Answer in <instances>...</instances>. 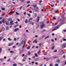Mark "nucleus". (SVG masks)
<instances>
[{"mask_svg": "<svg viewBox=\"0 0 66 66\" xmlns=\"http://www.w3.org/2000/svg\"><path fill=\"white\" fill-rule=\"evenodd\" d=\"M22 6L20 7V10H21V9H22Z\"/></svg>", "mask_w": 66, "mask_h": 66, "instance_id": "a18cd8bd", "label": "nucleus"}, {"mask_svg": "<svg viewBox=\"0 0 66 66\" xmlns=\"http://www.w3.org/2000/svg\"><path fill=\"white\" fill-rule=\"evenodd\" d=\"M42 43H40V44L39 45V46H41V45H42Z\"/></svg>", "mask_w": 66, "mask_h": 66, "instance_id": "58836bf2", "label": "nucleus"}, {"mask_svg": "<svg viewBox=\"0 0 66 66\" xmlns=\"http://www.w3.org/2000/svg\"><path fill=\"white\" fill-rule=\"evenodd\" d=\"M35 60L36 61H39V59L38 58H37L35 59Z\"/></svg>", "mask_w": 66, "mask_h": 66, "instance_id": "5701e85b", "label": "nucleus"}, {"mask_svg": "<svg viewBox=\"0 0 66 66\" xmlns=\"http://www.w3.org/2000/svg\"><path fill=\"white\" fill-rule=\"evenodd\" d=\"M65 47V44H63V45L62 46V48H64Z\"/></svg>", "mask_w": 66, "mask_h": 66, "instance_id": "1a4fd4ad", "label": "nucleus"}, {"mask_svg": "<svg viewBox=\"0 0 66 66\" xmlns=\"http://www.w3.org/2000/svg\"><path fill=\"white\" fill-rule=\"evenodd\" d=\"M18 30H19V29L18 28H16L14 30V32H16L17 31H18Z\"/></svg>", "mask_w": 66, "mask_h": 66, "instance_id": "423d86ee", "label": "nucleus"}, {"mask_svg": "<svg viewBox=\"0 0 66 66\" xmlns=\"http://www.w3.org/2000/svg\"><path fill=\"white\" fill-rule=\"evenodd\" d=\"M26 57H27V56H24V57L23 58V61H25V60H26V58H25Z\"/></svg>", "mask_w": 66, "mask_h": 66, "instance_id": "6e6552de", "label": "nucleus"}, {"mask_svg": "<svg viewBox=\"0 0 66 66\" xmlns=\"http://www.w3.org/2000/svg\"><path fill=\"white\" fill-rule=\"evenodd\" d=\"M2 10H3V11H4L5 10V9L4 8H3L2 9Z\"/></svg>", "mask_w": 66, "mask_h": 66, "instance_id": "c756f323", "label": "nucleus"}, {"mask_svg": "<svg viewBox=\"0 0 66 66\" xmlns=\"http://www.w3.org/2000/svg\"><path fill=\"white\" fill-rule=\"evenodd\" d=\"M13 66H17V65H16V64H13Z\"/></svg>", "mask_w": 66, "mask_h": 66, "instance_id": "72a5a7b5", "label": "nucleus"}, {"mask_svg": "<svg viewBox=\"0 0 66 66\" xmlns=\"http://www.w3.org/2000/svg\"><path fill=\"white\" fill-rule=\"evenodd\" d=\"M57 52V50H55L54 51V52Z\"/></svg>", "mask_w": 66, "mask_h": 66, "instance_id": "c9c22d12", "label": "nucleus"}, {"mask_svg": "<svg viewBox=\"0 0 66 66\" xmlns=\"http://www.w3.org/2000/svg\"><path fill=\"white\" fill-rule=\"evenodd\" d=\"M56 3H59V1H56Z\"/></svg>", "mask_w": 66, "mask_h": 66, "instance_id": "864d4df0", "label": "nucleus"}, {"mask_svg": "<svg viewBox=\"0 0 66 66\" xmlns=\"http://www.w3.org/2000/svg\"><path fill=\"white\" fill-rule=\"evenodd\" d=\"M34 10L35 11V12H36V13H38V11H37V10H36V8H34Z\"/></svg>", "mask_w": 66, "mask_h": 66, "instance_id": "39448f33", "label": "nucleus"}, {"mask_svg": "<svg viewBox=\"0 0 66 66\" xmlns=\"http://www.w3.org/2000/svg\"><path fill=\"white\" fill-rule=\"evenodd\" d=\"M22 27V26H21L20 25L19 27V28H21V27Z\"/></svg>", "mask_w": 66, "mask_h": 66, "instance_id": "3c124183", "label": "nucleus"}, {"mask_svg": "<svg viewBox=\"0 0 66 66\" xmlns=\"http://www.w3.org/2000/svg\"><path fill=\"white\" fill-rule=\"evenodd\" d=\"M18 64H19V65H20V66H23V64H22V63H19Z\"/></svg>", "mask_w": 66, "mask_h": 66, "instance_id": "dca6fc26", "label": "nucleus"}, {"mask_svg": "<svg viewBox=\"0 0 66 66\" xmlns=\"http://www.w3.org/2000/svg\"><path fill=\"white\" fill-rule=\"evenodd\" d=\"M50 22V21H48L47 22V23H49Z\"/></svg>", "mask_w": 66, "mask_h": 66, "instance_id": "052dcab7", "label": "nucleus"}, {"mask_svg": "<svg viewBox=\"0 0 66 66\" xmlns=\"http://www.w3.org/2000/svg\"><path fill=\"white\" fill-rule=\"evenodd\" d=\"M55 66H59V64H56L55 65Z\"/></svg>", "mask_w": 66, "mask_h": 66, "instance_id": "79ce46f5", "label": "nucleus"}, {"mask_svg": "<svg viewBox=\"0 0 66 66\" xmlns=\"http://www.w3.org/2000/svg\"><path fill=\"white\" fill-rule=\"evenodd\" d=\"M57 62H60V60H58L57 61Z\"/></svg>", "mask_w": 66, "mask_h": 66, "instance_id": "c85d7f7f", "label": "nucleus"}, {"mask_svg": "<svg viewBox=\"0 0 66 66\" xmlns=\"http://www.w3.org/2000/svg\"><path fill=\"white\" fill-rule=\"evenodd\" d=\"M30 54H31V52H29L28 53V55H30Z\"/></svg>", "mask_w": 66, "mask_h": 66, "instance_id": "7c9ffc66", "label": "nucleus"}, {"mask_svg": "<svg viewBox=\"0 0 66 66\" xmlns=\"http://www.w3.org/2000/svg\"><path fill=\"white\" fill-rule=\"evenodd\" d=\"M29 13H32V11H29Z\"/></svg>", "mask_w": 66, "mask_h": 66, "instance_id": "5fc2aeb1", "label": "nucleus"}, {"mask_svg": "<svg viewBox=\"0 0 66 66\" xmlns=\"http://www.w3.org/2000/svg\"><path fill=\"white\" fill-rule=\"evenodd\" d=\"M45 26V25L44 23H42L41 24V26H40V28L41 29H42V28H44Z\"/></svg>", "mask_w": 66, "mask_h": 66, "instance_id": "f257e3e1", "label": "nucleus"}, {"mask_svg": "<svg viewBox=\"0 0 66 66\" xmlns=\"http://www.w3.org/2000/svg\"><path fill=\"white\" fill-rule=\"evenodd\" d=\"M45 35H43V36H42V37H45Z\"/></svg>", "mask_w": 66, "mask_h": 66, "instance_id": "13d9d810", "label": "nucleus"}, {"mask_svg": "<svg viewBox=\"0 0 66 66\" xmlns=\"http://www.w3.org/2000/svg\"><path fill=\"white\" fill-rule=\"evenodd\" d=\"M11 20H12V18H10L9 20H8V21H10Z\"/></svg>", "mask_w": 66, "mask_h": 66, "instance_id": "412c9836", "label": "nucleus"}, {"mask_svg": "<svg viewBox=\"0 0 66 66\" xmlns=\"http://www.w3.org/2000/svg\"><path fill=\"white\" fill-rule=\"evenodd\" d=\"M27 15H28V16H31V15H30V14H27Z\"/></svg>", "mask_w": 66, "mask_h": 66, "instance_id": "de8ad7c7", "label": "nucleus"}, {"mask_svg": "<svg viewBox=\"0 0 66 66\" xmlns=\"http://www.w3.org/2000/svg\"><path fill=\"white\" fill-rule=\"evenodd\" d=\"M10 60H11V59H10V58L8 60H7V61L8 62H9V61H10Z\"/></svg>", "mask_w": 66, "mask_h": 66, "instance_id": "a19ab883", "label": "nucleus"}, {"mask_svg": "<svg viewBox=\"0 0 66 66\" xmlns=\"http://www.w3.org/2000/svg\"><path fill=\"white\" fill-rule=\"evenodd\" d=\"M2 19V17H0V20H1V19Z\"/></svg>", "mask_w": 66, "mask_h": 66, "instance_id": "e2e57ef3", "label": "nucleus"}, {"mask_svg": "<svg viewBox=\"0 0 66 66\" xmlns=\"http://www.w3.org/2000/svg\"><path fill=\"white\" fill-rule=\"evenodd\" d=\"M24 47H25V45H23L22 47V49H24Z\"/></svg>", "mask_w": 66, "mask_h": 66, "instance_id": "bb28decb", "label": "nucleus"}, {"mask_svg": "<svg viewBox=\"0 0 66 66\" xmlns=\"http://www.w3.org/2000/svg\"><path fill=\"white\" fill-rule=\"evenodd\" d=\"M16 15H19V13H17V12H16Z\"/></svg>", "mask_w": 66, "mask_h": 66, "instance_id": "603ef678", "label": "nucleus"}, {"mask_svg": "<svg viewBox=\"0 0 66 66\" xmlns=\"http://www.w3.org/2000/svg\"><path fill=\"white\" fill-rule=\"evenodd\" d=\"M1 51H2V49L0 48V53H1Z\"/></svg>", "mask_w": 66, "mask_h": 66, "instance_id": "393cba45", "label": "nucleus"}, {"mask_svg": "<svg viewBox=\"0 0 66 66\" xmlns=\"http://www.w3.org/2000/svg\"><path fill=\"white\" fill-rule=\"evenodd\" d=\"M28 22V20L27 19H26L25 21V22L26 23H27Z\"/></svg>", "mask_w": 66, "mask_h": 66, "instance_id": "9d476101", "label": "nucleus"}, {"mask_svg": "<svg viewBox=\"0 0 66 66\" xmlns=\"http://www.w3.org/2000/svg\"><path fill=\"white\" fill-rule=\"evenodd\" d=\"M49 60V59L48 58H46V61H48Z\"/></svg>", "mask_w": 66, "mask_h": 66, "instance_id": "e433bc0d", "label": "nucleus"}, {"mask_svg": "<svg viewBox=\"0 0 66 66\" xmlns=\"http://www.w3.org/2000/svg\"><path fill=\"white\" fill-rule=\"evenodd\" d=\"M14 11H13V12H10V13H14Z\"/></svg>", "mask_w": 66, "mask_h": 66, "instance_id": "0e129e2a", "label": "nucleus"}, {"mask_svg": "<svg viewBox=\"0 0 66 66\" xmlns=\"http://www.w3.org/2000/svg\"><path fill=\"white\" fill-rule=\"evenodd\" d=\"M7 30H9V28L7 27L6 28Z\"/></svg>", "mask_w": 66, "mask_h": 66, "instance_id": "774afa93", "label": "nucleus"}, {"mask_svg": "<svg viewBox=\"0 0 66 66\" xmlns=\"http://www.w3.org/2000/svg\"><path fill=\"white\" fill-rule=\"evenodd\" d=\"M50 66H53V64H51L50 65Z\"/></svg>", "mask_w": 66, "mask_h": 66, "instance_id": "8fccbe9b", "label": "nucleus"}, {"mask_svg": "<svg viewBox=\"0 0 66 66\" xmlns=\"http://www.w3.org/2000/svg\"><path fill=\"white\" fill-rule=\"evenodd\" d=\"M45 9L46 10H48V8H45Z\"/></svg>", "mask_w": 66, "mask_h": 66, "instance_id": "49530a36", "label": "nucleus"}, {"mask_svg": "<svg viewBox=\"0 0 66 66\" xmlns=\"http://www.w3.org/2000/svg\"><path fill=\"white\" fill-rule=\"evenodd\" d=\"M64 53H65V52H63L62 53H59V54L60 55H62V54Z\"/></svg>", "mask_w": 66, "mask_h": 66, "instance_id": "6ab92c4d", "label": "nucleus"}, {"mask_svg": "<svg viewBox=\"0 0 66 66\" xmlns=\"http://www.w3.org/2000/svg\"><path fill=\"white\" fill-rule=\"evenodd\" d=\"M33 7H35L36 6V5H32Z\"/></svg>", "mask_w": 66, "mask_h": 66, "instance_id": "09e8293b", "label": "nucleus"}, {"mask_svg": "<svg viewBox=\"0 0 66 66\" xmlns=\"http://www.w3.org/2000/svg\"><path fill=\"white\" fill-rule=\"evenodd\" d=\"M27 49H30V47H28L27 48Z\"/></svg>", "mask_w": 66, "mask_h": 66, "instance_id": "473e14b6", "label": "nucleus"}, {"mask_svg": "<svg viewBox=\"0 0 66 66\" xmlns=\"http://www.w3.org/2000/svg\"><path fill=\"white\" fill-rule=\"evenodd\" d=\"M53 19H54V20H56V18H55V17H54L53 18Z\"/></svg>", "mask_w": 66, "mask_h": 66, "instance_id": "ea45409f", "label": "nucleus"}, {"mask_svg": "<svg viewBox=\"0 0 66 66\" xmlns=\"http://www.w3.org/2000/svg\"><path fill=\"white\" fill-rule=\"evenodd\" d=\"M2 22H5V19H3L2 20Z\"/></svg>", "mask_w": 66, "mask_h": 66, "instance_id": "ddd939ff", "label": "nucleus"}, {"mask_svg": "<svg viewBox=\"0 0 66 66\" xmlns=\"http://www.w3.org/2000/svg\"><path fill=\"white\" fill-rule=\"evenodd\" d=\"M3 37H0V41L2 39H3Z\"/></svg>", "mask_w": 66, "mask_h": 66, "instance_id": "b1692460", "label": "nucleus"}, {"mask_svg": "<svg viewBox=\"0 0 66 66\" xmlns=\"http://www.w3.org/2000/svg\"><path fill=\"white\" fill-rule=\"evenodd\" d=\"M14 44V43H12L11 44H9L8 45V46H12V45H13Z\"/></svg>", "mask_w": 66, "mask_h": 66, "instance_id": "0eeeda50", "label": "nucleus"}, {"mask_svg": "<svg viewBox=\"0 0 66 66\" xmlns=\"http://www.w3.org/2000/svg\"><path fill=\"white\" fill-rule=\"evenodd\" d=\"M40 52V51H39L38 52V53H39Z\"/></svg>", "mask_w": 66, "mask_h": 66, "instance_id": "c03bdc74", "label": "nucleus"}, {"mask_svg": "<svg viewBox=\"0 0 66 66\" xmlns=\"http://www.w3.org/2000/svg\"><path fill=\"white\" fill-rule=\"evenodd\" d=\"M13 22V21L12 20L10 22V23L11 25H13V24H14V23Z\"/></svg>", "mask_w": 66, "mask_h": 66, "instance_id": "7ed1b4c3", "label": "nucleus"}, {"mask_svg": "<svg viewBox=\"0 0 66 66\" xmlns=\"http://www.w3.org/2000/svg\"><path fill=\"white\" fill-rule=\"evenodd\" d=\"M44 55H47V53H44Z\"/></svg>", "mask_w": 66, "mask_h": 66, "instance_id": "6e6d98bb", "label": "nucleus"}, {"mask_svg": "<svg viewBox=\"0 0 66 66\" xmlns=\"http://www.w3.org/2000/svg\"><path fill=\"white\" fill-rule=\"evenodd\" d=\"M49 36H47L45 38V39H46L47 38H49Z\"/></svg>", "mask_w": 66, "mask_h": 66, "instance_id": "4be33fe9", "label": "nucleus"}, {"mask_svg": "<svg viewBox=\"0 0 66 66\" xmlns=\"http://www.w3.org/2000/svg\"><path fill=\"white\" fill-rule=\"evenodd\" d=\"M39 3H42V1H40L39 2Z\"/></svg>", "mask_w": 66, "mask_h": 66, "instance_id": "680f3d73", "label": "nucleus"}, {"mask_svg": "<svg viewBox=\"0 0 66 66\" xmlns=\"http://www.w3.org/2000/svg\"><path fill=\"white\" fill-rule=\"evenodd\" d=\"M54 46H53L51 48L52 50H53V49H54Z\"/></svg>", "mask_w": 66, "mask_h": 66, "instance_id": "2f4dec72", "label": "nucleus"}, {"mask_svg": "<svg viewBox=\"0 0 66 66\" xmlns=\"http://www.w3.org/2000/svg\"><path fill=\"white\" fill-rule=\"evenodd\" d=\"M35 17H37V14L36 13H35Z\"/></svg>", "mask_w": 66, "mask_h": 66, "instance_id": "4c0bfd02", "label": "nucleus"}, {"mask_svg": "<svg viewBox=\"0 0 66 66\" xmlns=\"http://www.w3.org/2000/svg\"><path fill=\"white\" fill-rule=\"evenodd\" d=\"M27 3H30V1H28L27 2Z\"/></svg>", "mask_w": 66, "mask_h": 66, "instance_id": "37998d69", "label": "nucleus"}, {"mask_svg": "<svg viewBox=\"0 0 66 66\" xmlns=\"http://www.w3.org/2000/svg\"><path fill=\"white\" fill-rule=\"evenodd\" d=\"M45 30H42L41 31V33H44V32H45Z\"/></svg>", "mask_w": 66, "mask_h": 66, "instance_id": "a211bd4d", "label": "nucleus"}, {"mask_svg": "<svg viewBox=\"0 0 66 66\" xmlns=\"http://www.w3.org/2000/svg\"><path fill=\"white\" fill-rule=\"evenodd\" d=\"M30 24H31L32 25H33V24H34V23L30 22Z\"/></svg>", "mask_w": 66, "mask_h": 66, "instance_id": "cd10ccee", "label": "nucleus"}, {"mask_svg": "<svg viewBox=\"0 0 66 66\" xmlns=\"http://www.w3.org/2000/svg\"><path fill=\"white\" fill-rule=\"evenodd\" d=\"M6 24L7 25H9L10 24V23L9 22H7L6 23Z\"/></svg>", "mask_w": 66, "mask_h": 66, "instance_id": "9b49d317", "label": "nucleus"}, {"mask_svg": "<svg viewBox=\"0 0 66 66\" xmlns=\"http://www.w3.org/2000/svg\"><path fill=\"white\" fill-rule=\"evenodd\" d=\"M35 55L36 57H38V55H37V54L36 53L35 54Z\"/></svg>", "mask_w": 66, "mask_h": 66, "instance_id": "f3484780", "label": "nucleus"}, {"mask_svg": "<svg viewBox=\"0 0 66 66\" xmlns=\"http://www.w3.org/2000/svg\"><path fill=\"white\" fill-rule=\"evenodd\" d=\"M22 44H25V41H23L22 42Z\"/></svg>", "mask_w": 66, "mask_h": 66, "instance_id": "2eb2a0df", "label": "nucleus"}, {"mask_svg": "<svg viewBox=\"0 0 66 66\" xmlns=\"http://www.w3.org/2000/svg\"><path fill=\"white\" fill-rule=\"evenodd\" d=\"M40 18V17H39V16L37 18L36 20L37 21V22H38V21H39V20Z\"/></svg>", "mask_w": 66, "mask_h": 66, "instance_id": "20e7f679", "label": "nucleus"}, {"mask_svg": "<svg viewBox=\"0 0 66 66\" xmlns=\"http://www.w3.org/2000/svg\"><path fill=\"white\" fill-rule=\"evenodd\" d=\"M59 27H55L54 28V29H53L52 30L54 31V30H57V29H59Z\"/></svg>", "mask_w": 66, "mask_h": 66, "instance_id": "f03ea898", "label": "nucleus"}, {"mask_svg": "<svg viewBox=\"0 0 66 66\" xmlns=\"http://www.w3.org/2000/svg\"><path fill=\"white\" fill-rule=\"evenodd\" d=\"M51 6H52V7H53V6H54V5H51Z\"/></svg>", "mask_w": 66, "mask_h": 66, "instance_id": "4d7b16f0", "label": "nucleus"}, {"mask_svg": "<svg viewBox=\"0 0 66 66\" xmlns=\"http://www.w3.org/2000/svg\"><path fill=\"white\" fill-rule=\"evenodd\" d=\"M58 12H59V10H57L55 11V13H57Z\"/></svg>", "mask_w": 66, "mask_h": 66, "instance_id": "a878e982", "label": "nucleus"}, {"mask_svg": "<svg viewBox=\"0 0 66 66\" xmlns=\"http://www.w3.org/2000/svg\"><path fill=\"white\" fill-rule=\"evenodd\" d=\"M4 29L5 28H4L3 27L2 29H1V30L2 31H3L4 30Z\"/></svg>", "mask_w": 66, "mask_h": 66, "instance_id": "4468645a", "label": "nucleus"}, {"mask_svg": "<svg viewBox=\"0 0 66 66\" xmlns=\"http://www.w3.org/2000/svg\"><path fill=\"white\" fill-rule=\"evenodd\" d=\"M51 41L52 43H53V42H54V40L52 39L51 40Z\"/></svg>", "mask_w": 66, "mask_h": 66, "instance_id": "f704fd0d", "label": "nucleus"}, {"mask_svg": "<svg viewBox=\"0 0 66 66\" xmlns=\"http://www.w3.org/2000/svg\"><path fill=\"white\" fill-rule=\"evenodd\" d=\"M66 39H63V41H66Z\"/></svg>", "mask_w": 66, "mask_h": 66, "instance_id": "338daca9", "label": "nucleus"}, {"mask_svg": "<svg viewBox=\"0 0 66 66\" xmlns=\"http://www.w3.org/2000/svg\"><path fill=\"white\" fill-rule=\"evenodd\" d=\"M37 43V42L36 41V40H35L33 42V43Z\"/></svg>", "mask_w": 66, "mask_h": 66, "instance_id": "f8f14e48", "label": "nucleus"}, {"mask_svg": "<svg viewBox=\"0 0 66 66\" xmlns=\"http://www.w3.org/2000/svg\"><path fill=\"white\" fill-rule=\"evenodd\" d=\"M35 64H36V65H38V63L36 62L35 63Z\"/></svg>", "mask_w": 66, "mask_h": 66, "instance_id": "bf43d9fd", "label": "nucleus"}, {"mask_svg": "<svg viewBox=\"0 0 66 66\" xmlns=\"http://www.w3.org/2000/svg\"><path fill=\"white\" fill-rule=\"evenodd\" d=\"M30 5H28V6H26V7H29V6H30Z\"/></svg>", "mask_w": 66, "mask_h": 66, "instance_id": "69168bd1", "label": "nucleus"}, {"mask_svg": "<svg viewBox=\"0 0 66 66\" xmlns=\"http://www.w3.org/2000/svg\"><path fill=\"white\" fill-rule=\"evenodd\" d=\"M8 40L10 41H11V40H12V39L10 38H8Z\"/></svg>", "mask_w": 66, "mask_h": 66, "instance_id": "aec40b11", "label": "nucleus"}]
</instances>
